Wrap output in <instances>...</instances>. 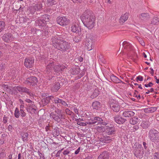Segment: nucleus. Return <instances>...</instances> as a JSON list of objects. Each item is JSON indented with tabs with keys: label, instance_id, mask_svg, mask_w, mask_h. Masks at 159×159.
Masks as SVG:
<instances>
[{
	"label": "nucleus",
	"instance_id": "28",
	"mask_svg": "<svg viewBox=\"0 0 159 159\" xmlns=\"http://www.w3.org/2000/svg\"><path fill=\"white\" fill-rule=\"evenodd\" d=\"M157 109L156 107H150L146 108L143 109L144 111L146 113H152L155 111Z\"/></svg>",
	"mask_w": 159,
	"mask_h": 159
},
{
	"label": "nucleus",
	"instance_id": "43",
	"mask_svg": "<svg viewBox=\"0 0 159 159\" xmlns=\"http://www.w3.org/2000/svg\"><path fill=\"white\" fill-rule=\"evenodd\" d=\"M2 87L4 90H6L7 91H9L11 89V87H9L7 85H6L5 84H3L2 85Z\"/></svg>",
	"mask_w": 159,
	"mask_h": 159
},
{
	"label": "nucleus",
	"instance_id": "55",
	"mask_svg": "<svg viewBox=\"0 0 159 159\" xmlns=\"http://www.w3.org/2000/svg\"><path fill=\"white\" fill-rule=\"evenodd\" d=\"M25 101L29 103H30V104H31V105L33 104H34V102H32L31 100L29 99H26L25 100Z\"/></svg>",
	"mask_w": 159,
	"mask_h": 159
},
{
	"label": "nucleus",
	"instance_id": "46",
	"mask_svg": "<svg viewBox=\"0 0 159 159\" xmlns=\"http://www.w3.org/2000/svg\"><path fill=\"white\" fill-rule=\"evenodd\" d=\"M153 156V159H159V152L154 153Z\"/></svg>",
	"mask_w": 159,
	"mask_h": 159
},
{
	"label": "nucleus",
	"instance_id": "53",
	"mask_svg": "<svg viewBox=\"0 0 159 159\" xmlns=\"http://www.w3.org/2000/svg\"><path fill=\"white\" fill-rule=\"evenodd\" d=\"M153 84L151 82H150L148 84H145L144 86L146 87H151L152 86Z\"/></svg>",
	"mask_w": 159,
	"mask_h": 159
},
{
	"label": "nucleus",
	"instance_id": "3",
	"mask_svg": "<svg viewBox=\"0 0 159 159\" xmlns=\"http://www.w3.org/2000/svg\"><path fill=\"white\" fill-rule=\"evenodd\" d=\"M149 139L152 142L157 143L159 142V132L154 129H150L148 134Z\"/></svg>",
	"mask_w": 159,
	"mask_h": 159
},
{
	"label": "nucleus",
	"instance_id": "23",
	"mask_svg": "<svg viewBox=\"0 0 159 159\" xmlns=\"http://www.w3.org/2000/svg\"><path fill=\"white\" fill-rule=\"evenodd\" d=\"M111 139L110 137L108 136H102L101 137L99 138V140L101 142L105 143H108L111 142Z\"/></svg>",
	"mask_w": 159,
	"mask_h": 159
},
{
	"label": "nucleus",
	"instance_id": "26",
	"mask_svg": "<svg viewBox=\"0 0 159 159\" xmlns=\"http://www.w3.org/2000/svg\"><path fill=\"white\" fill-rule=\"evenodd\" d=\"M75 37L73 38V40L75 42L78 43L83 38V36L81 33L76 34Z\"/></svg>",
	"mask_w": 159,
	"mask_h": 159
},
{
	"label": "nucleus",
	"instance_id": "30",
	"mask_svg": "<svg viewBox=\"0 0 159 159\" xmlns=\"http://www.w3.org/2000/svg\"><path fill=\"white\" fill-rule=\"evenodd\" d=\"M110 78L111 80L114 82L116 83H120L122 82L121 80L119 79L116 76L112 75L110 76Z\"/></svg>",
	"mask_w": 159,
	"mask_h": 159
},
{
	"label": "nucleus",
	"instance_id": "39",
	"mask_svg": "<svg viewBox=\"0 0 159 159\" xmlns=\"http://www.w3.org/2000/svg\"><path fill=\"white\" fill-rule=\"evenodd\" d=\"M20 114V111H19L18 108L16 107L14 112V115L15 117L16 118H18Z\"/></svg>",
	"mask_w": 159,
	"mask_h": 159
},
{
	"label": "nucleus",
	"instance_id": "2",
	"mask_svg": "<svg viewBox=\"0 0 159 159\" xmlns=\"http://www.w3.org/2000/svg\"><path fill=\"white\" fill-rule=\"evenodd\" d=\"M80 18L84 25L89 29L93 28L95 25V16L93 13L89 10L86 11Z\"/></svg>",
	"mask_w": 159,
	"mask_h": 159
},
{
	"label": "nucleus",
	"instance_id": "17",
	"mask_svg": "<svg viewBox=\"0 0 159 159\" xmlns=\"http://www.w3.org/2000/svg\"><path fill=\"white\" fill-rule=\"evenodd\" d=\"M106 132L109 135L114 134L115 133V128L113 126H106Z\"/></svg>",
	"mask_w": 159,
	"mask_h": 159
},
{
	"label": "nucleus",
	"instance_id": "31",
	"mask_svg": "<svg viewBox=\"0 0 159 159\" xmlns=\"http://www.w3.org/2000/svg\"><path fill=\"white\" fill-rule=\"evenodd\" d=\"M139 119L137 117H133L130 119L129 123L130 124L134 125L139 122Z\"/></svg>",
	"mask_w": 159,
	"mask_h": 159
},
{
	"label": "nucleus",
	"instance_id": "14",
	"mask_svg": "<svg viewBox=\"0 0 159 159\" xmlns=\"http://www.w3.org/2000/svg\"><path fill=\"white\" fill-rule=\"evenodd\" d=\"M53 98L54 97L52 96L44 97L41 100L40 104L43 106H44L48 104L49 102L51 100H52Z\"/></svg>",
	"mask_w": 159,
	"mask_h": 159
},
{
	"label": "nucleus",
	"instance_id": "36",
	"mask_svg": "<svg viewBox=\"0 0 159 159\" xmlns=\"http://www.w3.org/2000/svg\"><path fill=\"white\" fill-rule=\"evenodd\" d=\"M22 137L23 141H27L28 140V134L27 133H24L22 135Z\"/></svg>",
	"mask_w": 159,
	"mask_h": 159
},
{
	"label": "nucleus",
	"instance_id": "29",
	"mask_svg": "<svg viewBox=\"0 0 159 159\" xmlns=\"http://www.w3.org/2000/svg\"><path fill=\"white\" fill-rule=\"evenodd\" d=\"M60 85L59 82H56L51 88V90L53 92H57L60 88Z\"/></svg>",
	"mask_w": 159,
	"mask_h": 159
},
{
	"label": "nucleus",
	"instance_id": "6",
	"mask_svg": "<svg viewBox=\"0 0 159 159\" xmlns=\"http://www.w3.org/2000/svg\"><path fill=\"white\" fill-rule=\"evenodd\" d=\"M109 104L110 108L114 112H118L119 111L120 107L118 102L113 99H111L109 100Z\"/></svg>",
	"mask_w": 159,
	"mask_h": 159
},
{
	"label": "nucleus",
	"instance_id": "57",
	"mask_svg": "<svg viewBox=\"0 0 159 159\" xmlns=\"http://www.w3.org/2000/svg\"><path fill=\"white\" fill-rule=\"evenodd\" d=\"M75 3H81L83 1V0H72Z\"/></svg>",
	"mask_w": 159,
	"mask_h": 159
},
{
	"label": "nucleus",
	"instance_id": "48",
	"mask_svg": "<svg viewBox=\"0 0 159 159\" xmlns=\"http://www.w3.org/2000/svg\"><path fill=\"white\" fill-rule=\"evenodd\" d=\"M61 99H60L58 98H54L52 99V100H53L54 101L55 103H61Z\"/></svg>",
	"mask_w": 159,
	"mask_h": 159
},
{
	"label": "nucleus",
	"instance_id": "15",
	"mask_svg": "<svg viewBox=\"0 0 159 159\" xmlns=\"http://www.w3.org/2000/svg\"><path fill=\"white\" fill-rule=\"evenodd\" d=\"M14 38L12 34L9 33L4 34L2 37L3 40L6 42L12 41Z\"/></svg>",
	"mask_w": 159,
	"mask_h": 159
},
{
	"label": "nucleus",
	"instance_id": "10",
	"mask_svg": "<svg viewBox=\"0 0 159 159\" xmlns=\"http://www.w3.org/2000/svg\"><path fill=\"white\" fill-rule=\"evenodd\" d=\"M86 38L85 42L86 48L88 51H90L93 48V38L92 36H86Z\"/></svg>",
	"mask_w": 159,
	"mask_h": 159
},
{
	"label": "nucleus",
	"instance_id": "49",
	"mask_svg": "<svg viewBox=\"0 0 159 159\" xmlns=\"http://www.w3.org/2000/svg\"><path fill=\"white\" fill-rule=\"evenodd\" d=\"M20 115L22 117H25L26 115V113L24 111L23 109H20Z\"/></svg>",
	"mask_w": 159,
	"mask_h": 159
},
{
	"label": "nucleus",
	"instance_id": "54",
	"mask_svg": "<svg viewBox=\"0 0 159 159\" xmlns=\"http://www.w3.org/2000/svg\"><path fill=\"white\" fill-rule=\"evenodd\" d=\"M71 73L73 75L77 74L78 73V71L75 69H73L72 70V71L71 72Z\"/></svg>",
	"mask_w": 159,
	"mask_h": 159
},
{
	"label": "nucleus",
	"instance_id": "8",
	"mask_svg": "<svg viewBox=\"0 0 159 159\" xmlns=\"http://www.w3.org/2000/svg\"><path fill=\"white\" fill-rule=\"evenodd\" d=\"M103 121L102 119L98 117H96L94 118H90L85 122V124L93 125H98L101 123V121Z\"/></svg>",
	"mask_w": 159,
	"mask_h": 159
},
{
	"label": "nucleus",
	"instance_id": "51",
	"mask_svg": "<svg viewBox=\"0 0 159 159\" xmlns=\"http://www.w3.org/2000/svg\"><path fill=\"white\" fill-rule=\"evenodd\" d=\"M66 113L69 115H71V114L73 113L71 111H70L69 109L68 108H66L65 111Z\"/></svg>",
	"mask_w": 159,
	"mask_h": 159
},
{
	"label": "nucleus",
	"instance_id": "63",
	"mask_svg": "<svg viewBox=\"0 0 159 159\" xmlns=\"http://www.w3.org/2000/svg\"><path fill=\"white\" fill-rule=\"evenodd\" d=\"M12 126L11 125H9L8 127V129L9 131H11L12 129Z\"/></svg>",
	"mask_w": 159,
	"mask_h": 159
},
{
	"label": "nucleus",
	"instance_id": "27",
	"mask_svg": "<svg viewBox=\"0 0 159 159\" xmlns=\"http://www.w3.org/2000/svg\"><path fill=\"white\" fill-rule=\"evenodd\" d=\"M129 14L126 13L123 15H122L120 19V23H123L126 21L129 18Z\"/></svg>",
	"mask_w": 159,
	"mask_h": 159
},
{
	"label": "nucleus",
	"instance_id": "20",
	"mask_svg": "<svg viewBox=\"0 0 159 159\" xmlns=\"http://www.w3.org/2000/svg\"><path fill=\"white\" fill-rule=\"evenodd\" d=\"M109 152L104 151L100 154L98 157V159H109Z\"/></svg>",
	"mask_w": 159,
	"mask_h": 159
},
{
	"label": "nucleus",
	"instance_id": "64",
	"mask_svg": "<svg viewBox=\"0 0 159 159\" xmlns=\"http://www.w3.org/2000/svg\"><path fill=\"white\" fill-rule=\"evenodd\" d=\"M133 128L135 130H136L139 129V127L138 126L136 125L134 126Z\"/></svg>",
	"mask_w": 159,
	"mask_h": 159
},
{
	"label": "nucleus",
	"instance_id": "4",
	"mask_svg": "<svg viewBox=\"0 0 159 159\" xmlns=\"http://www.w3.org/2000/svg\"><path fill=\"white\" fill-rule=\"evenodd\" d=\"M49 15H44L38 18L35 21L36 24L39 26H45L46 25V22L49 21Z\"/></svg>",
	"mask_w": 159,
	"mask_h": 159
},
{
	"label": "nucleus",
	"instance_id": "19",
	"mask_svg": "<svg viewBox=\"0 0 159 159\" xmlns=\"http://www.w3.org/2000/svg\"><path fill=\"white\" fill-rule=\"evenodd\" d=\"M135 114V113L133 111H129L128 110L123 111L122 113V116L125 117H131L133 116Z\"/></svg>",
	"mask_w": 159,
	"mask_h": 159
},
{
	"label": "nucleus",
	"instance_id": "13",
	"mask_svg": "<svg viewBox=\"0 0 159 159\" xmlns=\"http://www.w3.org/2000/svg\"><path fill=\"white\" fill-rule=\"evenodd\" d=\"M71 31L76 34L81 33L80 27L78 23L76 22H73L71 26Z\"/></svg>",
	"mask_w": 159,
	"mask_h": 159
},
{
	"label": "nucleus",
	"instance_id": "32",
	"mask_svg": "<svg viewBox=\"0 0 159 159\" xmlns=\"http://www.w3.org/2000/svg\"><path fill=\"white\" fill-rule=\"evenodd\" d=\"M92 106L93 109L96 110L99 109L100 108V103L99 102H94L92 104Z\"/></svg>",
	"mask_w": 159,
	"mask_h": 159
},
{
	"label": "nucleus",
	"instance_id": "16",
	"mask_svg": "<svg viewBox=\"0 0 159 159\" xmlns=\"http://www.w3.org/2000/svg\"><path fill=\"white\" fill-rule=\"evenodd\" d=\"M115 121L117 124H123L125 122L126 120L121 117L120 116L118 115H116L114 117Z\"/></svg>",
	"mask_w": 159,
	"mask_h": 159
},
{
	"label": "nucleus",
	"instance_id": "35",
	"mask_svg": "<svg viewBox=\"0 0 159 159\" xmlns=\"http://www.w3.org/2000/svg\"><path fill=\"white\" fill-rule=\"evenodd\" d=\"M99 94V92L97 89H95L91 96V98H93L96 97Z\"/></svg>",
	"mask_w": 159,
	"mask_h": 159
},
{
	"label": "nucleus",
	"instance_id": "33",
	"mask_svg": "<svg viewBox=\"0 0 159 159\" xmlns=\"http://www.w3.org/2000/svg\"><path fill=\"white\" fill-rule=\"evenodd\" d=\"M151 24L153 25H157L159 23V18L155 17L152 19L151 21Z\"/></svg>",
	"mask_w": 159,
	"mask_h": 159
},
{
	"label": "nucleus",
	"instance_id": "50",
	"mask_svg": "<svg viewBox=\"0 0 159 159\" xmlns=\"http://www.w3.org/2000/svg\"><path fill=\"white\" fill-rule=\"evenodd\" d=\"M143 78L141 76L139 75L136 77V79L137 82H138L139 81H142L143 80Z\"/></svg>",
	"mask_w": 159,
	"mask_h": 159
},
{
	"label": "nucleus",
	"instance_id": "44",
	"mask_svg": "<svg viewBox=\"0 0 159 159\" xmlns=\"http://www.w3.org/2000/svg\"><path fill=\"white\" fill-rule=\"evenodd\" d=\"M35 7L37 8L38 10H40L42 9V4L40 2H39L36 4H35Z\"/></svg>",
	"mask_w": 159,
	"mask_h": 159
},
{
	"label": "nucleus",
	"instance_id": "18",
	"mask_svg": "<svg viewBox=\"0 0 159 159\" xmlns=\"http://www.w3.org/2000/svg\"><path fill=\"white\" fill-rule=\"evenodd\" d=\"M63 154L65 156L64 158L66 159H70V156L71 157L73 154L71 152L70 149L69 148L64 150L63 152Z\"/></svg>",
	"mask_w": 159,
	"mask_h": 159
},
{
	"label": "nucleus",
	"instance_id": "41",
	"mask_svg": "<svg viewBox=\"0 0 159 159\" xmlns=\"http://www.w3.org/2000/svg\"><path fill=\"white\" fill-rule=\"evenodd\" d=\"M6 65L5 63L0 64V72H2L4 71Z\"/></svg>",
	"mask_w": 159,
	"mask_h": 159
},
{
	"label": "nucleus",
	"instance_id": "62",
	"mask_svg": "<svg viewBox=\"0 0 159 159\" xmlns=\"http://www.w3.org/2000/svg\"><path fill=\"white\" fill-rule=\"evenodd\" d=\"M38 153L39 156L40 157L41 159L42 158V157L43 156V154L39 151H38Z\"/></svg>",
	"mask_w": 159,
	"mask_h": 159
},
{
	"label": "nucleus",
	"instance_id": "25",
	"mask_svg": "<svg viewBox=\"0 0 159 159\" xmlns=\"http://www.w3.org/2000/svg\"><path fill=\"white\" fill-rule=\"evenodd\" d=\"M138 17L142 20H146L149 19L150 16L149 14L147 13H142L138 16Z\"/></svg>",
	"mask_w": 159,
	"mask_h": 159
},
{
	"label": "nucleus",
	"instance_id": "11",
	"mask_svg": "<svg viewBox=\"0 0 159 159\" xmlns=\"http://www.w3.org/2000/svg\"><path fill=\"white\" fill-rule=\"evenodd\" d=\"M57 23L61 25L64 26L69 24L70 20L66 16H59L57 18Z\"/></svg>",
	"mask_w": 159,
	"mask_h": 159
},
{
	"label": "nucleus",
	"instance_id": "47",
	"mask_svg": "<svg viewBox=\"0 0 159 159\" xmlns=\"http://www.w3.org/2000/svg\"><path fill=\"white\" fill-rule=\"evenodd\" d=\"M60 67L59 66H54V69L55 71L56 72H59L61 71Z\"/></svg>",
	"mask_w": 159,
	"mask_h": 159
},
{
	"label": "nucleus",
	"instance_id": "5",
	"mask_svg": "<svg viewBox=\"0 0 159 159\" xmlns=\"http://www.w3.org/2000/svg\"><path fill=\"white\" fill-rule=\"evenodd\" d=\"M134 151V154L135 156L139 158L143 157L144 150L141 144H138L136 145Z\"/></svg>",
	"mask_w": 159,
	"mask_h": 159
},
{
	"label": "nucleus",
	"instance_id": "21",
	"mask_svg": "<svg viewBox=\"0 0 159 159\" xmlns=\"http://www.w3.org/2000/svg\"><path fill=\"white\" fill-rule=\"evenodd\" d=\"M50 116L58 122H60L61 119H65V117H61L58 115L55 114L54 112H52L50 114Z\"/></svg>",
	"mask_w": 159,
	"mask_h": 159
},
{
	"label": "nucleus",
	"instance_id": "42",
	"mask_svg": "<svg viewBox=\"0 0 159 159\" xmlns=\"http://www.w3.org/2000/svg\"><path fill=\"white\" fill-rule=\"evenodd\" d=\"M47 2L48 6H52L56 3L55 0H48Z\"/></svg>",
	"mask_w": 159,
	"mask_h": 159
},
{
	"label": "nucleus",
	"instance_id": "7",
	"mask_svg": "<svg viewBox=\"0 0 159 159\" xmlns=\"http://www.w3.org/2000/svg\"><path fill=\"white\" fill-rule=\"evenodd\" d=\"M38 82L37 78L35 76H32L26 78L24 83L30 86H35L37 85Z\"/></svg>",
	"mask_w": 159,
	"mask_h": 159
},
{
	"label": "nucleus",
	"instance_id": "58",
	"mask_svg": "<svg viewBox=\"0 0 159 159\" xmlns=\"http://www.w3.org/2000/svg\"><path fill=\"white\" fill-rule=\"evenodd\" d=\"M52 70L49 68H46L45 71L47 73H49L50 72H51Z\"/></svg>",
	"mask_w": 159,
	"mask_h": 159
},
{
	"label": "nucleus",
	"instance_id": "24",
	"mask_svg": "<svg viewBox=\"0 0 159 159\" xmlns=\"http://www.w3.org/2000/svg\"><path fill=\"white\" fill-rule=\"evenodd\" d=\"M35 107V106L34 104L32 105H31V104H29L28 107L26 108V110L28 112L30 113H34V114H35L36 109Z\"/></svg>",
	"mask_w": 159,
	"mask_h": 159
},
{
	"label": "nucleus",
	"instance_id": "9",
	"mask_svg": "<svg viewBox=\"0 0 159 159\" xmlns=\"http://www.w3.org/2000/svg\"><path fill=\"white\" fill-rule=\"evenodd\" d=\"M13 89L14 91L17 90L20 92L25 93L30 96H33V93H31L30 90L23 86H15L13 88Z\"/></svg>",
	"mask_w": 159,
	"mask_h": 159
},
{
	"label": "nucleus",
	"instance_id": "38",
	"mask_svg": "<svg viewBox=\"0 0 159 159\" xmlns=\"http://www.w3.org/2000/svg\"><path fill=\"white\" fill-rule=\"evenodd\" d=\"M29 9L30 12L32 13H34L36 11L38 10L37 8L35 7V4L30 7L29 8Z\"/></svg>",
	"mask_w": 159,
	"mask_h": 159
},
{
	"label": "nucleus",
	"instance_id": "37",
	"mask_svg": "<svg viewBox=\"0 0 159 159\" xmlns=\"http://www.w3.org/2000/svg\"><path fill=\"white\" fill-rule=\"evenodd\" d=\"M55 112L57 113V115H58L61 117H65L64 115L63 114L61 110L57 109L55 111Z\"/></svg>",
	"mask_w": 159,
	"mask_h": 159
},
{
	"label": "nucleus",
	"instance_id": "60",
	"mask_svg": "<svg viewBox=\"0 0 159 159\" xmlns=\"http://www.w3.org/2000/svg\"><path fill=\"white\" fill-rule=\"evenodd\" d=\"M100 123H100L99 125H105L106 126L108 125V124L105 122H102V121H101V122ZM109 125V124L108 125Z\"/></svg>",
	"mask_w": 159,
	"mask_h": 159
},
{
	"label": "nucleus",
	"instance_id": "61",
	"mask_svg": "<svg viewBox=\"0 0 159 159\" xmlns=\"http://www.w3.org/2000/svg\"><path fill=\"white\" fill-rule=\"evenodd\" d=\"M80 147L75 152V154H78L80 152Z\"/></svg>",
	"mask_w": 159,
	"mask_h": 159
},
{
	"label": "nucleus",
	"instance_id": "56",
	"mask_svg": "<svg viewBox=\"0 0 159 159\" xmlns=\"http://www.w3.org/2000/svg\"><path fill=\"white\" fill-rule=\"evenodd\" d=\"M61 103L62 105L64 106H67V103L65 102L62 99L61 100Z\"/></svg>",
	"mask_w": 159,
	"mask_h": 159
},
{
	"label": "nucleus",
	"instance_id": "45",
	"mask_svg": "<svg viewBox=\"0 0 159 159\" xmlns=\"http://www.w3.org/2000/svg\"><path fill=\"white\" fill-rule=\"evenodd\" d=\"M47 68H49L52 70L54 68V65L53 62H49L46 67Z\"/></svg>",
	"mask_w": 159,
	"mask_h": 159
},
{
	"label": "nucleus",
	"instance_id": "59",
	"mask_svg": "<svg viewBox=\"0 0 159 159\" xmlns=\"http://www.w3.org/2000/svg\"><path fill=\"white\" fill-rule=\"evenodd\" d=\"M143 144L144 149H146L148 148V147L147 146L146 143L145 142H143Z\"/></svg>",
	"mask_w": 159,
	"mask_h": 159
},
{
	"label": "nucleus",
	"instance_id": "12",
	"mask_svg": "<svg viewBox=\"0 0 159 159\" xmlns=\"http://www.w3.org/2000/svg\"><path fill=\"white\" fill-rule=\"evenodd\" d=\"M34 62V59L33 58H26L25 60L24 65L27 68H30L33 66Z\"/></svg>",
	"mask_w": 159,
	"mask_h": 159
},
{
	"label": "nucleus",
	"instance_id": "1",
	"mask_svg": "<svg viewBox=\"0 0 159 159\" xmlns=\"http://www.w3.org/2000/svg\"><path fill=\"white\" fill-rule=\"evenodd\" d=\"M51 41L55 48L64 52L68 51L71 47L70 43L58 36L52 37Z\"/></svg>",
	"mask_w": 159,
	"mask_h": 159
},
{
	"label": "nucleus",
	"instance_id": "34",
	"mask_svg": "<svg viewBox=\"0 0 159 159\" xmlns=\"http://www.w3.org/2000/svg\"><path fill=\"white\" fill-rule=\"evenodd\" d=\"M6 24L3 21H0V33L4 30L5 28Z\"/></svg>",
	"mask_w": 159,
	"mask_h": 159
},
{
	"label": "nucleus",
	"instance_id": "52",
	"mask_svg": "<svg viewBox=\"0 0 159 159\" xmlns=\"http://www.w3.org/2000/svg\"><path fill=\"white\" fill-rule=\"evenodd\" d=\"M7 120L8 117H7L5 115H4L2 121V122H3V123H4V124L6 123L7 122Z\"/></svg>",
	"mask_w": 159,
	"mask_h": 159
},
{
	"label": "nucleus",
	"instance_id": "22",
	"mask_svg": "<svg viewBox=\"0 0 159 159\" xmlns=\"http://www.w3.org/2000/svg\"><path fill=\"white\" fill-rule=\"evenodd\" d=\"M122 45L124 48L128 51H130L132 49L133 46L132 45L126 41H124L122 43Z\"/></svg>",
	"mask_w": 159,
	"mask_h": 159
},
{
	"label": "nucleus",
	"instance_id": "40",
	"mask_svg": "<svg viewBox=\"0 0 159 159\" xmlns=\"http://www.w3.org/2000/svg\"><path fill=\"white\" fill-rule=\"evenodd\" d=\"M143 129H145L148 127V121H143L141 125Z\"/></svg>",
	"mask_w": 159,
	"mask_h": 159
}]
</instances>
